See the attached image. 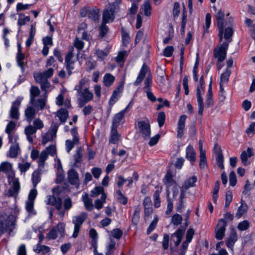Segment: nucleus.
Masks as SVG:
<instances>
[{"label": "nucleus", "mask_w": 255, "mask_h": 255, "mask_svg": "<svg viewBox=\"0 0 255 255\" xmlns=\"http://www.w3.org/2000/svg\"><path fill=\"white\" fill-rule=\"evenodd\" d=\"M65 225L63 223H60L57 226L54 227L47 234L46 238L48 240H55L59 234L63 237L65 232Z\"/></svg>", "instance_id": "nucleus-7"}, {"label": "nucleus", "mask_w": 255, "mask_h": 255, "mask_svg": "<svg viewBox=\"0 0 255 255\" xmlns=\"http://www.w3.org/2000/svg\"><path fill=\"white\" fill-rule=\"evenodd\" d=\"M197 180V177L194 175L192 177L186 180L184 182L182 187H183V188H184L185 190H187V189L191 187H194L195 186V183L196 182Z\"/></svg>", "instance_id": "nucleus-35"}, {"label": "nucleus", "mask_w": 255, "mask_h": 255, "mask_svg": "<svg viewBox=\"0 0 255 255\" xmlns=\"http://www.w3.org/2000/svg\"><path fill=\"white\" fill-rule=\"evenodd\" d=\"M39 110L34 106L31 105L28 106L24 111V115L26 121L30 123L35 117L36 113Z\"/></svg>", "instance_id": "nucleus-17"}, {"label": "nucleus", "mask_w": 255, "mask_h": 255, "mask_svg": "<svg viewBox=\"0 0 255 255\" xmlns=\"http://www.w3.org/2000/svg\"><path fill=\"white\" fill-rule=\"evenodd\" d=\"M125 114L124 111H121L116 114L113 120L112 127L117 128L123 120Z\"/></svg>", "instance_id": "nucleus-27"}, {"label": "nucleus", "mask_w": 255, "mask_h": 255, "mask_svg": "<svg viewBox=\"0 0 255 255\" xmlns=\"http://www.w3.org/2000/svg\"><path fill=\"white\" fill-rule=\"evenodd\" d=\"M122 87H119L114 91L109 100V104L110 106H113L118 100L120 97V93L122 92Z\"/></svg>", "instance_id": "nucleus-26"}, {"label": "nucleus", "mask_w": 255, "mask_h": 255, "mask_svg": "<svg viewBox=\"0 0 255 255\" xmlns=\"http://www.w3.org/2000/svg\"><path fill=\"white\" fill-rule=\"evenodd\" d=\"M165 120V115L163 112H160L157 117V122L159 127L163 126Z\"/></svg>", "instance_id": "nucleus-57"}, {"label": "nucleus", "mask_w": 255, "mask_h": 255, "mask_svg": "<svg viewBox=\"0 0 255 255\" xmlns=\"http://www.w3.org/2000/svg\"><path fill=\"white\" fill-rule=\"evenodd\" d=\"M82 199L86 208L89 211L92 210L93 208V205L92 202V199L88 197V194L85 193L84 195H83Z\"/></svg>", "instance_id": "nucleus-39"}, {"label": "nucleus", "mask_w": 255, "mask_h": 255, "mask_svg": "<svg viewBox=\"0 0 255 255\" xmlns=\"http://www.w3.org/2000/svg\"><path fill=\"white\" fill-rule=\"evenodd\" d=\"M248 210V206L244 201L242 199L241 202V205L238 209L237 212L236 214V217L239 219L243 215L246 213Z\"/></svg>", "instance_id": "nucleus-32"}, {"label": "nucleus", "mask_w": 255, "mask_h": 255, "mask_svg": "<svg viewBox=\"0 0 255 255\" xmlns=\"http://www.w3.org/2000/svg\"><path fill=\"white\" fill-rule=\"evenodd\" d=\"M18 139L8 140L9 143L11 144L9 150L8 151V156L11 158H16L20 152V149L19 143L17 142Z\"/></svg>", "instance_id": "nucleus-12"}, {"label": "nucleus", "mask_w": 255, "mask_h": 255, "mask_svg": "<svg viewBox=\"0 0 255 255\" xmlns=\"http://www.w3.org/2000/svg\"><path fill=\"white\" fill-rule=\"evenodd\" d=\"M137 126L140 132L144 139H148L150 136V126L148 122L139 121Z\"/></svg>", "instance_id": "nucleus-9"}, {"label": "nucleus", "mask_w": 255, "mask_h": 255, "mask_svg": "<svg viewBox=\"0 0 255 255\" xmlns=\"http://www.w3.org/2000/svg\"><path fill=\"white\" fill-rule=\"evenodd\" d=\"M57 117L59 118L61 123H64L68 117L67 110L63 108L60 109L57 112Z\"/></svg>", "instance_id": "nucleus-38"}, {"label": "nucleus", "mask_w": 255, "mask_h": 255, "mask_svg": "<svg viewBox=\"0 0 255 255\" xmlns=\"http://www.w3.org/2000/svg\"><path fill=\"white\" fill-rule=\"evenodd\" d=\"M16 124L13 122H9L5 128V132L8 134V140H12V139H18V136L16 134H11V131L15 128Z\"/></svg>", "instance_id": "nucleus-20"}, {"label": "nucleus", "mask_w": 255, "mask_h": 255, "mask_svg": "<svg viewBox=\"0 0 255 255\" xmlns=\"http://www.w3.org/2000/svg\"><path fill=\"white\" fill-rule=\"evenodd\" d=\"M164 182L167 188L176 184V182L173 179V175H172V173L170 171H168L167 172L164 178Z\"/></svg>", "instance_id": "nucleus-33"}, {"label": "nucleus", "mask_w": 255, "mask_h": 255, "mask_svg": "<svg viewBox=\"0 0 255 255\" xmlns=\"http://www.w3.org/2000/svg\"><path fill=\"white\" fill-rule=\"evenodd\" d=\"M204 93V90L200 88L199 86H197L196 88V97L198 106V114L199 115H202L204 111V104L203 99L202 98V94Z\"/></svg>", "instance_id": "nucleus-16"}, {"label": "nucleus", "mask_w": 255, "mask_h": 255, "mask_svg": "<svg viewBox=\"0 0 255 255\" xmlns=\"http://www.w3.org/2000/svg\"><path fill=\"white\" fill-rule=\"evenodd\" d=\"M25 58V55L23 53H16V59L17 65L20 68L22 72L24 71V66L26 63L24 62Z\"/></svg>", "instance_id": "nucleus-30"}, {"label": "nucleus", "mask_w": 255, "mask_h": 255, "mask_svg": "<svg viewBox=\"0 0 255 255\" xmlns=\"http://www.w3.org/2000/svg\"><path fill=\"white\" fill-rule=\"evenodd\" d=\"M40 93L38 87L34 86H31L30 89V101L29 103L34 106L38 110H42L46 105V98H39L37 100L35 99Z\"/></svg>", "instance_id": "nucleus-2"}, {"label": "nucleus", "mask_w": 255, "mask_h": 255, "mask_svg": "<svg viewBox=\"0 0 255 255\" xmlns=\"http://www.w3.org/2000/svg\"><path fill=\"white\" fill-rule=\"evenodd\" d=\"M158 221V216L157 215H155L154 217V219L150 224L149 227L147 229V234L149 235L151 232L156 228L157 222Z\"/></svg>", "instance_id": "nucleus-47"}, {"label": "nucleus", "mask_w": 255, "mask_h": 255, "mask_svg": "<svg viewBox=\"0 0 255 255\" xmlns=\"http://www.w3.org/2000/svg\"><path fill=\"white\" fill-rule=\"evenodd\" d=\"M108 50H102L98 49L96 51V54L98 57L102 60L105 59L108 55Z\"/></svg>", "instance_id": "nucleus-56"}, {"label": "nucleus", "mask_w": 255, "mask_h": 255, "mask_svg": "<svg viewBox=\"0 0 255 255\" xmlns=\"http://www.w3.org/2000/svg\"><path fill=\"white\" fill-rule=\"evenodd\" d=\"M82 151V150L81 147L78 148L76 151V153L74 155V167H78L80 165V163L82 161V159L83 157Z\"/></svg>", "instance_id": "nucleus-36"}, {"label": "nucleus", "mask_w": 255, "mask_h": 255, "mask_svg": "<svg viewBox=\"0 0 255 255\" xmlns=\"http://www.w3.org/2000/svg\"><path fill=\"white\" fill-rule=\"evenodd\" d=\"M224 16V12L221 9L219 10L215 15V17L217 21V25L219 28V36L220 42H221L223 38Z\"/></svg>", "instance_id": "nucleus-8"}, {"label": "nucleus", "mask_w": 255, "mask_h": 255, "mask_svg": "<svg viewBox=\"0 0 255 255\" xmlns=\"http://www.w3.org/2000/svg\"><path fill=\"white\" fill-rule=\"evenodd\" d=\"M185 232V229H178L175 233L171 235V240L176 246H178L181 242Z\"/></svg>", "instance_id": "nucleus-21"}, {"label": "nucleus", "mask_w": 255, "mask_h": 255, "mask_svg": "<svg viewBox=\"0 0 255 255\" xmlns=\"http://www.w3.org/2000/svg\"><path fill=\"white\" fill-rule=\"evenodd\" d=\"M230 74L231 71L227 69L226 71L221 75L220 84L224 85L227 84L228 82Z\"/></svg>", "instance_id": "nucleus-45"}, {"label": "nucleus", "mask_w": 255, "mask_h": 255, "mask_svg": "<svg viewBox=\"0 0 255 255\" xmlns=\"http://www.w3.org/2000/svg\"><path fill=\"white\" fill-rule=\"evenodd\" d=\"M229 183L231 186H235L237 183L236 175L234 171H231L229 175Z\"/></svg>", "instance_id": "nucleus-62"}, {"label": "nucleus", "mask_w": 255, "mask_h": 255, "mask_svg": "<svg viewBox=\"0 0 255 255\" xmlns=\"http://www.w3.org/2000/svg\"><path fill=\"white\" fill-rule=\"evenodd\" d=\"M74 46L78 50H82L84 46V43L78 38H76L74 42Z\"/></svg>", "instance_id": "nucleus-64"}, {"label": "nucleus", "mask_w": 255, "mask_h": 255, "mask_svg": "<svg viewBox=\"0 0 255 255\" xmlns=\"http://www.w3.org/2000/svg\"><path fill=\"white\" fill-rule=\"evenodd\" d=\"M229 47L228 42H223L214 50V57L218 62H223L226 58L227 51Z\"/></svg>", "instance_id": "nucleus-4"}, {"label": "nucleus", "mask_w": 255, "mask_h": 255, "mask_svg": "<svg viewBox=\"0 0 255 255\" xmlns=\"http://www.w3.org/2000/svg\"><path fill=\"white\" fill-rule=\"evenodd\" d=\"M12 169V165L7 162H3L0 165V169L1 171L5 173L9 172Z\"/></svg>", "instance_id": "nucleus-49"}, {"label": "nucleus", "mask_w": 255, "mask_h": 255, "mask_svg": "<svg viewBox=\"0 0 255 255\" xmlns=\"http://www.w3.org/2000/svg\"><path fill=\"white\" fill-rule=\"evenodd\" d=\"M45 202L47 205L55 206L57 210H60L62 206V200L60 197H56L53 195H49L46 197Z\"/></svg>", "instance_id": "nucleus-13"}, {"label": "nucleus", "mask_w": 255, "mask_h": 255, "mask_svg": "<svg viewBox=\"0 0 255 255\" xmlns=\"http://www.w3.org/2000/svg\"><path fill=\"white\" fill-rule=\"evenodd\" d=\"M250 227V223L248 220H244L239 223L238 229L240 231L247 230Z\"/></svg>", "instance_id": "nucleus-54"}, {"label": "nucleus", "mask_w": 255, "mask_h": 255, "mask_svg": "<svg viewBox=\"0 0 255 255\" xmlns=\"http://www.w3.org/2000/svg\"><path fill=\"white\" fill-rule=\"evenodd\" d=\"M187 117L185 115H181L178 120L177 128V136L178 138L182 137L185 126V122Z\"/></svg>", "instance_id": "nucleus-18"}, {"label": "nucleus", "mask_w": 255, "mask_h": 255, "mask_svg": "<svg viewBox=\"0 0 255 255\" xmlns=\"http://www.w3.org/2000/svg\"><path fill=\"white\" fill-rule=\"evenodd\" d=\"M115 77L110 73L106 74L103 78V82L107 87L110 86L114 82Z\"/></svg>", "instance_id": "nucleus-42"}, {"label": "nucleus", "mask_w": 255, "mask_h": 255, "mask_svg": "<svg viewBox=\"0 0 255 255\" xmlns=\"http://www.w3.org/2000/svg\"><path fill=\"white\" fill-rule=\"evenodd\" d=\"M111 233L113 237L119 240L122 237L123 232L121 229L117 228L113 230Z\"/></svg>", "instance_id": "nucleus-60"}, {"label": "nucleus", "mask_w": 255, "mask_h": 255, "mask_svg": "<svg viewBox=\"0 0 255 255\" xmlns=\"http://www.w3.org/2000/svg\"><path fill=\"white\" fill-rule=\"evenodd\" d=\"M237 235L234 229H233L231 231V233L230 237L228 238L226 244L228 248H231L233 247L235 242L237 241Z\"/></svg>", "instance_id": "nucleus-34"}, {"label": "nucleus", "mask_w": 255, "mask_h": 255, "mask_svg": "<svg viewBox=\"0 0 255 255\" xmlns=\"http://www.w3.org/2000/svg\"><path fill=\"white\" fill-rule=\"evenodd\" d=\"M224 34V37L225 39L227 40L228 43L232 41L231 37L233 34V30L231 27H228L225 30Z\"/></svg>", "instance_id": "nucleus-48"}, {"label": "nucleus", "mask_w": 255, "mask_h": 255, "mask_svg": "<svg viewBox=\"0 0 255 255\" xmlns=\"http://www.w3.org/2000/svg\"><path fill=\"white\" fill-rule=\"evenodd\" d=\"M106 23L103 22L99 27V35L102 38L105 37L109 31V28L106 25Z\"/></svg>", "instance_id": "nucleus-51"}, {"label": "nucleus", "mask_w": 255, "mask_h": 255, "mask_svg": "<svg viewBox=\"0 0 255 255\" xmlns=\"http://www.w3.org/2000/svg\"><path fill=\"white\" fill-rule=\"evenodd\" d=\"M180 13V5L179 2H175L174 3L173 9V15L174 18H177Z\"/></svg>", "instance_id": "nucleus-63"}, {"label": "nucleus", "mask_w": 255, "mask_h": 255, "mask_svg": "<svg viewBox=\"0 0 255 255\" xmlns=\"http://www.w3.org/2000/svg\"><path fill=\"white\" fill-rule=\"evenodd\" d=\"M80 98L84 100L85 102H89L93 99V94L90 92L88 88H85L82 92L78 94Z\"/></svg>", "instance_id": "nucleus-25"}, {"label": "nucleus", "mask_w": 255, "mask_h": 255, "mask_svg": "<svg viewBox=\"0 0 255 255\" xmlns=\"http://www.w3.org/2000/svg\"><path fill=\"white\" fill-rule=\"evenodd\" d=\"M115 9L113 6H110L104 9L103 13V22L109 23L115 19Z\"/></svg>", "instance_id": "nucleus-15"}, {"label": "nucleus", "mask_w": 255, "mask_h": 255, "mask_svg": "<svg viewBox=\"0 0 255 255\" xmlns=\"http://www.w3.org/2000/svg\"><path fill=\"white\" fill-rule=\"evenodd\" d=\"M104 190L102 186L96 187L91 192V196L93 197L98 196L100 194H105L104 192Z\"/></svg>", "instance_id": "nucleus-50"}, {"label": "nucleus", "mask_w": 255, "mask_h": 255, "mask_svg": "<svg viewBox=\"0 0 255 255\" xmlns=\"http://www.w3.org/2000/svg\"><path fill=\"white\" fill-rule=\"evenodd\" d=\"M186 158L191 162L196 160V153L193 147L189 145L186 150Z\"/></svg>", "instance_id": "nucleus-29"}, {"label": "nucleus", "mask_w": 255, "mask_h": 255, "mask_svg": "<svg viewBox=\"0 0 255 255\" xmlns=\"http://www.w3.org/2000/svg\"><path fill=\"white\" fill-rule=\"evenodd\" d=\"M254 150L251 147H248L246 151H242L240 158L244 166L248 165L250 164V162L248 161V158L254 156Z\"/></svg>", "instance_id": "nucleus-19"}, {"label": "nucleus", "mask_w": 255, "mask_h": 255, "mask_svg": "<svg viewBox=\"0 0 255 255\" xmlns=\"http://www.w3.org/2000/svg\"><path fill=\"white\" fill-rule=\"evenodd\" d=\"M59 125L53 124L48 131L42 135V143L45 145L47 142L51 141L56 136V133Z\"/></svg>", "instance_id": "nucleus-5"}, {"label": "nucleus", "mask_w": 255, "mask_h": 255, "mask_svg": "<svg viewBox=\"0 0 255 255\" xmlns=\"http://www.w3.org/2000/svg\"><path fill=\"white\" fill-rule=\"evenodd\" d=\"M117 194L118 195V201L121 203H122L123 205H126L128 203V199L127 197H126L122 193L121 190H118L117 191Z\"/></svg>", "instance_id": "nucleus-55"}, {"label": "nucleus", "mask_w": 255, "mask_h": 255, "mask_svg": "<svg viewBox=\"0 0 255 255\" xmlns=\"http://www.w3.org/2000/svg\"><path fill=\"white\" fill-rule=\"evenodd\" d=\"M226 226L227 222L224 219H221L219 220L217 225L218 229H216L215 232V238L217 240H221L223 239L225 236Z\"/></svg>", "instance_id": "nucleus-10"}, {"label": "nucleus", "mask_w": 255, "mask_h": 255, "mask_svg": "<svg viewBox=\"0 0 255 255\" xmlns=\"http://www.w3.org/2000/svg\"><path fill=\"white\" fill-rule=\"evenodd\" d=\"M16 219L11 213H4L0 215V235L6 232L10 235L15 225Z\"/></svg>", "instance_id": "nucleus-1"}, {"label": "nucleus", "mask_w": 255, "mask_h": 255, "mask_svg": "<svg viewBox=\"0 0 255 255\" xmlns=\"http://www.w3.org/2000/svg\"><path fill=\"white\" fill-rule=\"evenodd\" d=\"M120 139V135L119 134L117 128L112 127L110 133L109 142L112 144L117 143Z\"/></svg>", "instance_id": "nucleus-28"}, {"label": "nucleus", "mask_w": 255, "mask_h": 255, "mask_svg": "<svg viewBox=\"0 0 255 255\" xmlns=\"http://www.w3.org/2000/svg\"><path fill=\"white\" fill-rule=\"evenodd\" d=\"M148 70V67L146 65H145V64H143L141 67V68L139 71V73L136 80L133 83L134 86H138L141 83Z\"/></svg>", "instance_id": "nucleus-23"}, {"label": "nucleus", "mask_w": 255, "mask_h": 255, "mask_svg": "<svg viewBox=\"0 0 255 255\" xmlns=\"http://www.w3.org/2000/svg\"><path fill=\"white\" fill-rule=\"evenodd\" d=\"M20 103L21 100L19 99H16L12 102L9 111V116L11 119L16 120L19 119V113L18 110Z\"/></svg>", "instance_id": "nucleus-14"}, {"label": "nucleus", "mask_w": 255, "mask_h": 255, "mask_svg": "<svg viewBox=\"0 0 255 255\" xmlns=\"http://www.w3.org/2000/svg\"><path fill=\"white\" fill-rule=\"evenodd\" d=\"M53 72V68H50L42 73L35 74L34 77L35 81L40 84L47 81L48 78H50L52 76Z\"/></svg>", "instance_id": "nucleus-11"}, {"label": "nucleus", "mask_w": 255, "mask_h": 255, "mask_svg": "<svg viewBox=\"0 0 255 255\" xmlns=\"http://www.w3.org/2000/svg\"><path fill=\"white\" fill-rule=\"evenodd\" d=\"M87 216V214L83 212L77 216L73 217L72 223L74 224V230L73 237L76 238L78 237L81 226L84 223Z\"/></svg>", "instance_id": "nucleus-6"}, {"label": "nucleus", "mask_w": 255, "mask_h": 255, "mask_svg": "<svg viewBox=\"0 0 255 255\" xmlns=\"http://www.w3.org/2000/svg\"><path fill=\"white\" fill-rule=\"evenodd\" d=\"M76 144L77 143L75 142L74 140L73 141L69 139L66 140L65 142V145L67 152L69 153L74 147V144Z\"/></svg>", "instance_id": "nucleus-61"}, {"label": "nucleus", "mask_w": 255, "mask_h": 255, "mask_svg": "<svg viewBox=\"0 0 255 255\" xmlns=\"http://www.w3.org/2000/svg\"><path fill=\"white\" fill-rule=\"evenodd\" d=\"M199 166L201 169H204L207 165V161L205 153L200 154Z\"/></svg>", "instance_id": "nucleus-59"}, {"label": "nucleus", "mask_w": 255, "mask_h": 255, "mask_svg": "<svg viewBox=\"0 0 255 255\" xmlns=\"http://www.w3.org/2000/svg\"><path fill=\"white\" fill-rule=\"evenodd\" d=\"M42 170H40L38 167V169L37 171H35L32 174V181L33 185L35 188L37 184L40 181V173Z\"/></svg>", "instance_id": "nucleus-40"}, {"label": "nucleus", "mask_w": 255, "mask_h": 255, "mask_svg": "<svg viewBox=\"0 0 255 255\" xmlns=\"http://www.w3.org/2000/svg\"><path fill=\"white\" fill-rule=\"evenodd\" d=\"M152 84V78L150 74H148L147 76L146 77L144 81V86L143 88V90L144 92H146L147 91L151 90V87Z\"/></svg>", "instance_id": "nucleus-41"}, {"label": "nucleus", "mask_w": 255, "mask_h": 255, "mask_svg": "<svg viewBox=\"0 0 255 255\" xmlns=\"http://www.w3.org/2000/svg\"><path fill=\"white\" fill-rule=\"evenodd\" d=\"M106 194H103L100 199L95 200V206L97 209L100 210L103 208V204L106 202Z\"/></svg>", "instance_id": "nucleus-46"}, {"label": "nucleus", "mask_w": 255, "mask_h": 255, "mask_svg": "<svg viewBox=\"0 0 255 255\" xmlns=\"http://www.w3.org/2000/svg\"><path fill=\"white\" fill-rule=\"evenodd\" d=\"M99 12V9L96 7L90 8L88 17L95 21H97L99 20L100 16Z\"/></svg>", "instance_id": "nucleus-31"}, {"label": "nucleus", "mask_w": 255, "mask_h": 255, "mask_svg": "<svg viewBox=\"0 0 255 255\" xmlns=\"http://www.w3.org/2000/svg\"><path fill=\"white\" fill-rule=\"evenodd\" d=\"M182 221V216L178 214H175L172 216L171 223L174 225L178 226L181 224Z\"/></svg>", "instance_id": "nucleus-52"}, {"label": "nucleus", "mask_w": 255, "mask_h": 255, "mask_svg": "<svg viewBox=\"0 0 255 255\" xmlns=\"http://www.w3.org/2000/svg\"><path fill=\"white\" fill-rule=\"evenodd\" d=\"M68 179L72 185H78L79 179L78 173L74 169H71L68 172Z\"/></svg>", "instance_id": "nucleus-22"}, {"label": "nucleus", "mask_w": 255, "mask_h": 255, "mask_svg": "<svg viewBox=\"0 0 255 255\" xmlns=\"http://www.w3.org/2000/svg\"><path fill=\"white\" fill-rule=\"evenodd\" d=\"M116 242L113 238H110V242L106 246V255H110L112 252L115 249Z\"/></svg>", "instance_id": "nucleus-43"}, {"label": "nucleus", "mask_w": 255, "mask_h": 255, "mask_svg": "<svg viewBox=\"0 0 255 255\" xmlns=\"http://www.w3.org/2000/svg\"><path fill=\"white\" fill-rule=\"evenodd\" d=\"M143 7H141L140 9L144 11V13L145 15L146 16H148L151 14V6L148 0H145L144 1L143 5Z\"/></svg>", "instance_id": "nucleus-44"}, {"label": "nucleus", "mask_w": 255, "mask_h": 255, "mask_svg": "<svg viewBox=\"0 0 255 255\" xmlns=\"http://www.w3.org/2000/svg\"><path fill=\"white\" fill-rule=\"evenodd\" d=\"M44 127L43 122L39 118L33 121V127L37 130L42 128Z\"/></svg>", "instance_id": "nucleus-53"}, {"label": "nucleus", "mask_w": 255, "mask_h": 255, "mask_svg": "<svg viewBox=\"0 0 255 255\" xmlns=\"http://www.w3.org/2000/svg\"><path fill=\"white\" fill-rule=\"evenodd\" d=\"M8 180L11 186L8 190L7 196L15 197L18 195L20 188L18 178H15L14 173H12L8 176Z\"/></svg>", "instance_id": "nucleus-3"}, {"label": "nucleus", "mask_w": 255, "mask_h": 255, "mask_svg": "<svg viewBox=\"0 0 255 255\" xmlns=\"http://www.w3.org/2000/svg\"><path fill=\"white\" fill-rule=\"evenodd\" d=\"M36 130L31 125H29L24 128V133L26 136L27 140L30 143H33L32 135L36 132Z\"/></svg>", "instance_id": "nucleus-24"}, {"label": "nucleus", "mask_w": 255, "mask_h": 255, "mask_svg": "<svg viewBox=\"0 0 255 255\" xmlns=\"http://www.w3.org/2000/svg\"><path fill=\"white\" fill-rule=\"evenodd\" d=\"M48 156V154L47 153V151H44V150L41 152L38 162V167L40 170H42L45 164V161L47 159Z\"/></svg>", "instance_id": "nucleus-37"}, {"label": "nucleus", "mask_w": 255, "mask_h": 255, "mask_svg": "<svg viewBox=\"0 0 255 255\" xmlns=\"http://www.w3.org/2000/svg\"><path fill=\"white\" fill-rule=\"evenodd\" d=\"M233 196L232 193L231 191H227L226 193V202H225V207L228 208L230 204H231L232 201Z\"/></svg>", "instance_id": "nucleus-58"}]
</instances>
